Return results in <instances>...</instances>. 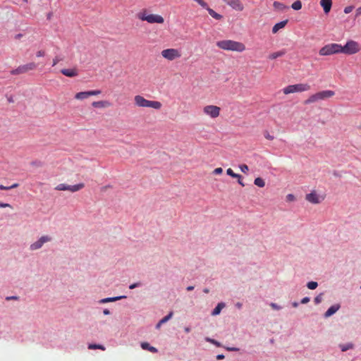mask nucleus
<instances>
[{"instance_id":"nucleus-33","label":"nucleus","mask_w":361,"mask_h":361,"mask_svg":"<svg viewBox=\"0 0 361 361\" xmlns=\"http://www.w3.org/2000/svg\"><path fill=\"white\" fill-rule=\"evenodd\" d=\"M318 283L316 281H309L307 283V287L310 290H314L317 288Z\"/></svg>"},{"instance_id":"nucleus-56","label":"nucleus","mask_w":361,"mask_h":361,"mask_svg":"<svg viewBox=\"0 0 361 361\" xmlns=\"http://www.w3.org/2000/svg\"><path fill=\"white\" fill-rule=\"evenodd\" d=\"M361 14V7L358 8L357 10H356V16H359Z\"/></svg>"},{"instance_id":"nucleus-22","label":"nucleus","mask_w":361,"mask_h":361,"mask_svg":"<svg viewBox=\"0 0 361 361\" xmlns=\"http://www.w3.org/2000/svg\"><path fill=\"white\" fill-rule=\"evenodd\" d=\"M225 307V303L221 302L217 304V305L213 309L211 314L212 316L219 315L221 311V310Z\"/></svg>"},{"instance_id":"nucleus-57","label":"nucleus","mask_w":361,"mask_h":361,"mask_svg":"<svg viewBox=\"0 0 361 361\" xmlns=\"http://www.w3.org/2000/svg\"><path fill=\"white\" fill-rule=\"evenodd\" d=\"M193 289H194V286H188V287L186 288V290H187L188 291H191V290H192Z\"/></svg>"},{"instance_id":"nucleus-26","label":"nucleus","mask_w":361,"mask_h":361,"mask_svg":"<svg viewBox=\"0 0 361 361\" xmlns=\"http://www.w3.org/2000/svg\"><path fill=\"white\" fill-rule=\"evenodd\" d=\"M92 105L94 108H104V107L108 106L109 105V102H107V101L93 102Z\"/></svg>"},{"instance_id":"nucleus-38","label":"nucleus","mask_w":361,"mask_h":361,"mask_svg":"<svg viewBox=\"0 0 361 361\" xmlns=\"http://www.w3.org/2000/svg\"><path fill=\"white\" fill-rule=\"evenodd\" d=\"M239 168L243 173H246L249 170V168L246 164H241L239 166Z\"/></svg>"},{"instance_id":"nucleus-59","label":"nucleus","mask_w":361,"mask_h":361,"mask_svg":"<svg viewBox=\"0 0 361 361\" xmlns=\"http://www.w3.org/2000/svg\"><path fill=\"white\" fill-rule=\"evenodd\" d=\"M334 176H336V177H340V174L338 171H334V173H333Z\"/></svg>"},{"instance_id":"nucleus-29","label":"nucleus","mask_w":361,"mask_h":361,"mask_svg":"<svg viewBox=\"0 0 361 361\" xmlns=\"http://www.w3.org/2000/svg\"><path fill=\"white\" fill-rule=\"evenodd\" d=\"M74 97L76 99L82 100V99H87L89 97H88L87 92L86 91V92H78L77 94H75Z\"/></svg>"},{"instance_id":"nucleus-13","label":"nucleus","mask_w":361,"mask_h":361,"mask_svg":"<svg viewBox=\"0 0 361 361\" xmlns=\"http://www.w3.org/2000/svg\"><path fill=\"white\" fill-rule=\"evenodd\" d=\"M224 3L231 6L233 9L242 11L244 8L240 0H223Z\"/></svg>"},{"instance_id":"nucleus-23","label":"nucleus","mask_w":361,"mask_h":361,"mask_svg":"<svg viewBox=\"0 0 361 361\" xmlns=\"http://www.w3.org/2000/svg\"><path fill=\"white\" fill-rule=\"evenodd\" d=\"M286 49H281L279 51H276V52H274V53L269 54L268 58L271 60H274L279 57H281V56H284L286 54Z\"/></svg>"},{"instance_id":"nucleus-18","label":"nucleus","mask_w":361,"mask_h":361,"mask_svg":"<svg viewBox=\"0 0 361 361\" xmlns=\"http://www.w3.org/2000/svg\"><path fill=\"white\" fill-rule=\"evenodd\" d=\"M126 298L127 297L126 295L109 297V298H105L101 299L99 301V302L102 304V303H106V302H115V301H117V300H121V299H124V298Z\"/></svg>"},{"instance_id":"nucleus-27","label":"nucleus","mask_w":361,"mask_h":361,"mask_svg":"<svg viewBox=\"0 0 361 361\" xmlns=\"http://www.w3.org/2000/svg\"><path fill=\"white\" fill-rule=\"evenodd\" d=\"M339 348L342 352H345L348 350L354 348V344L353 343H347L344 344H340Z\"/></svg>"},{"instance_id":"nucleus-16","label":"nucleus","mask_w":361,"mask_h":361,"mask_svg":"<svg viewBox=\"0 0 361 361\" xmlns=\"http://www.w3.org/2000/svg\"><path fill=\"white\" fill-rule=\"evenodd\" d=\"M341 307L339 304H335L331 305L324 313V317L328 318L334 314Z\"/></svg>"},{"instance_id":"nucleus-19","label":"nucleus","mask_w":361,"mask_h":361,"mask_svg":"<svg viewBox=\"0 0 361 361\" xmlns=\"http://www.w3.org/2000/svg\"><path fill=\"white\" fill-rule=\"evenodd\" d=\"M273 6L274 10L280 12H283L289 8L288 6H286L283 3L276 1L273 3Z\"/></svg>"},{"instance_id":"nucleus-12","label":"nucleus","mask_w":361,"mask_h":361,"mask_svg":"<svg viewBox=\"0 0 361 361\" xmlns=\"http://www.w3.org/2000/svg\"><path fill=\"white\" fill-rule=\"evenodd\" d=\"M203 111L211 118H215L219 116L220 108L214 105H208L204 107Z\"/></svg>"},{"instance_id":"nucleus-61","label":"nucleus","mask_w":361,"mask_h":361,"mask_svg":"<svg viewBox=\"0 0 361 361\" xmlns=\"http://www.w3.org/2000/svg\"><path fill=\"white\" fill-rule=\"evenodd\" d=\"M299 303L298 302H293L292 303L293 307H297L298 306Z\"/></svg>"},{"instance_id":"nucleus-63","label":"nucleus","mask_w":361,"mask_h":361,"mask_svg":"<svg viewBox=\"0 0 361 361\" xmlns=\"http://www.w3.org/2000/svg\"><path fill=\"white\" fill-rule=\"evenodd\" d=\"M8 102L9 103H13V97H10L8 98Z\"/></svg>"},{"instance_id":"nucleus-20","label":"nucleus","mask_w":361,"mask_h":361,"mask_svg":"<svg viewBox=\"0 0 361 361\" xmlns=\"http://www.w3.org/2000/svg\"><path fill=\"white\" fill-rule=\"evenodd\" d=\"M203 8L206 9L209 14L214 18L216 20H221L223 18V16L221 14L217 13L216 11H214L213 9L209 8L208 6V4H207V7H202Z\"/></svg>"},{"instance_id":"nucleus-2","label":"nucleus","mask_w":361,"mask_h":361,"mask_svg":"<svg viewBox=\"0 0 361 361\" xmlns=\"http://www.w3.org/2000/svg\"><path fill=\"white\" fill-rule=\"evenodd\" d=\"M135 104L139 107H149L159 110L161 107V102L158 101L147 100L141 95L134 97Z\"/></svg>"},{"instance_id":"nucleus-40","label":"nucleus","mask_w":361,"mask_h":361,"mask_svg":"<svg viewBox=\"0 0 361 361\" xmlns=\"http://www.w3.org/2000/svg\"><path fill=\"white\" fill-rule=\"evenodd\" d=\"M20 298L18 295H11L6 297V300H19Z\"/></svg>"},{"instance_id":"nucleus-48","label":"nucleus","mask_w":361,"mask_h":361,"mask_svg":"<svg viewBox=\"0 0 361 361\" xmlns=\"http://www.w3.org/2000/svg\"><path fill=\"white\" fill-rule=\"evenodd\" d=\"M310 300V298L309 297H305V298H303L301 300L300 302H301L302 304H306V303H307Z\"/></svg>"},{"instance_id":"nucleus-6","label":"nucleus","mask_w":361,"mask_h":361,"mask_svg":"<svg viewBox=\"0 0 361 361\" xmlns=\"http://www.w3.org/2000/svg\"><path fill=\"white\" fill-rule=\"evenodd\" d=\"M359 44L354 40H348L344 46L341 45V53L351 55L359 52Z\"/></svg>"},{"instance_id":"nucleus-24","label":"nucleus","mask_w":361,"mask_h":361,"mask_svg":"<svg viewBox=\"0 0 361 361\" xmlns=\"http://www.w3.org/2000/svg\"><path fill=\"white\" fill-rule=\"evenodd\" d=\"M141 348L143 350H149L154 353H156L158 352V350L155 347L150 345V344L147 342L141 343Z\"/></svg>"},{"instance_id":"nucleus-55","label":"nucleus","mask_w":361,"mask_h":361,"mask_svg":"<svg viewBox=\"0 0 361 361\" xmlns=\"http://www.w3.org/2000/svg\"><path fill=\"white\" fill-rule=\"evenodd\" d=\"M18 183H13V185H11L10 186V189H13V188H18Z\"/></svg>"},{"instance_id":"nucleus-49","label":"nucleus","mask_w":361,"mask_h":361,"mask_svg":"<svg viewBox=\"0 0 361 361\" xmlns=\"http://www.w3.org/2000/svg\"><path fill=\"white\" fill-rule=\"evenodd\" d=\"M226 349L228 351H238L239 348L235 347H227Z\"/></svg>"},{"instance_id":"nucleus-28","label":"nucleus","mask_w":361,"mask_h":361,"mask_svg":"<svg viewBox=\"0 0 361 361\" xmlns=\"http://www.w3.org/2000/svg\"><path fill=\"white\" fill-rule=\"evenodd\" d=\"M88 349H90V350L99 349L102 350H105L106 348L104 345H103L102 344L90 343V344H88Z\"/></svg>"},{"instance_id":"nucleus-52","label":"nucleus","mask_w":361,"mask_h":361,"mask_svg":"<svg viewBox=\"0 0 361 361\" xmlns=\"http://www.w3.org/2000/svg\"><path fill=\"white\" fill-rule=\"evenodd\" d=\"M224 358V355L223 354H219L216 355V359L217 360H222Z\"/></svg>"},{"instance_id":"nucleus-30","label":"nucleus","mask_w":361,"mask_h":361,"mask_svg":"<svg viewBox=\"0 0 361 361\" xmlns=\"http://www.w3.org/2000/svg\"><path fill=\"white\" fill-rule=\"evenodd\" d=\"M254 184L259 188H263L265 185V182L262 178H256L254 180Z\"/></svg>"},{"instance_id":"nucleus-7","label":"nucleus","mask_w":361,"mask_h":361,"mask_svg":"<svg viewBox=\"0 0 361 361\" xmlns=\"http://www.w3.org/2000/svg\"><path fill=\"white\" fill-rule=\"evenodd\" d=\"M139 18L149 23H163L164 21L161 16L156 14L140 13Z\"/></svg>"},{"instance_id":"nucleus-43","label":"nucleus","mask_w":361,"mask_h":361,"mask_svg":"<svg viewBox=\"0 0 361 361\" xmlns=\"http://www.w3.org/2000/svg\"><path fill=\"white\" fill-rule=\"evenodd\" d=\"M286 200H287V201H288V202H293V201H295V197L294 195H293V194H288V195H287V196H286Z\"/></svg>"},{"instance_id":"nucleus-53","label":"nucleus","mask_w":361,"mask_h":361,"mask_svg":"<svg viewBox=\"0 0 361 361\" xmlns=\"http://www.w3.org/2000/svg\"><path fill=\"white\" fill-rule=\"evenodd\" d=\"M103 314L104 315H109V314H110V311L108 309H104L103 310Z\"/></svg>"},{"instance_id":"nucleus-32","label":"nucleus","mask_w":361,"mask_h":361,"mask_svg":"<svg viewBox=\"0 0 361 361\" xmlns=\"http://www.w3.org/2000/svg\"><path fill=\"white\" fill-rule=\"evenodd\" d=\"M291 8L293 10H295V11H298V10L301 9V8H302V3H301V1L300 0L295 1V2H293L292 4Z\"/></svg>"},{"instance_id":"nucleus-46","label":"nucleus","mask_w":361,"mask_h":361,"mask_svg":"<svg viewBox=\"0 0 361 361\" xmlns=\"http://www.w3.org/2000/svg\"><path fill=\"white\" fill-rule=\"evenodd\" d=\"M44 55H45V53H44V51H42V50L38 51L36 53V56H37V57H43V56H44Z\"/></svg>"},{"instance_id":"nucleus-54","label":"nucleus","mask_w":361,"mask_h":361,"mask_svg":"<svg viewBox=\"0 0 361 361\" xmlns=\"http://www.w3.org/2000/svg\"><path fill=\"white\" fill-rule=\"evenodd\" d=\"M238 183L241 185V186H245V183L242 181L241 178H238Z\"/></svg>"},{"instance_id":"nucleus-31","label":"nucleus","mask_w":361,"mask_h":361,"mask_svg":"<svg viewBox=\"0 0 361 361\" xmlns=\"http://www.w3.org/2000/svg\"><path fill=\"white\" fill-rule=\"evenodd\" d=\"M226 174L233 178H242L241 175L234 173L233 171L230 168L226 170Z\"/></svg>"},{"instance_id":"nucleus-36","label":"nucleus","mask_w":361,"mask_h":361,"mask_svg":"<svg viewBox=\"0 0 361 361\" xmlns=\"http://www.w3.org/2000/svg\"><path fill=\"white\" fill-rule=\"evenodd\" d=\"M323 293H321L314 298V302L316 305H319L322 300Z\"/></svg>"},{"instance_id":"nucleus-35","label":"nucleus","mask_w":361,"mask_h":361,"mask_svg":"<svg viewBox=\"0 0 361 361\" xmlns=\"http://www.w3.org/2000/svg\"><path fill=\"white\" fill-rule=\"evenodd\" d=\"M87 92L88 94V97L96 96V95L100 94L102 92V91L100 90H94L87 91Z\"/></svg>"},{"instance_id":"nucleus-3","label":"nucleus","mask_w":361,"mask_h":361,"mask_svg":"<svg viewBox=\"0 0 361 361\" xmlns=\"http://www.w3.org/2000/svg\"><path fill=\"white\" fill-rule=\"evenodd\" d=\"M335 94V92L333 90H323L318 92L312 95H311L307 99H306L304 103L305 104H309L311 103L316 102L319 100H324L327 98H330Z\"/></svg>"},{"instance_id":"nucleus-58","label":"nucleus","mask_w":361,"mask_h":361,"mask_svg":"<svg viewBox=\"0 0 361 361\" xmlns=\"http://www.w3.org/2000/svg\"><path fill=\"white\" fill-rule=\"evenodd\" d=\"M23 37V34L21 33H19V34H17L16 36H15V38L18 39L20 38H21Z\"/></svg>"},{"instance_id":"nucleus-21","label":"nucleus","mask_w":361,"mask_h":361,"mask_svg":"<svg viewBox=\"0 0 361 361\" xmlns=\"http://www.w3.org/2000/svg\"><path fill=\"white\" fill-rule=\"evenodd\" d=\"M288 22V20L286 19L276 23L272 27V32L276 33L280 29L284 27Z\"/></svg>"},{"instance_id":"nucleus-1","label":"nucleus","mask_w":361,"mask_h":361,"mask_svg":"<svg viewBox=\"0 0 361 361\" xmlns=\"http://www.w3.org/2000/svg\"><path fill=\"white\" fill-rule=\"evenodd\" d=\"M216 46L221 49L227 51L243 52L245 50V46L244 44L231 39L218 41L216 42Z\"/></svg>"},{"instance_id":"nucleus-25","label":"nucleus","mask_w":361,"mask_h":361,"mask_svg":"<svg viewBox=\"0 0 361 361\" xmlns=\"http://www.w3.org/2000/svg\"><path fill=\"white\" fill-rule=\"evenodd\" d=\"M173 311H171L166 316H165L164 317H163L156 325V329H159L160 328V326L166 323V322H168L173 316Z\"/></svg>"},{"instance_id":"nucleus-45","label":"nucleus","mask_w":361,"mask_h":361,"mask_svg":"<svg viewBox=\"0 0 361 361\" xmlns=\"http://www.w3.org/2000/svg\"><path fill=\"white\" fill-rule=\"evenodd\" d=\"M222 172H223V169L221 168H216L213 171V173L216 175L221 174V173H222Z\"/></svg>"},{"instance_id":"nucleus-50","label":"nucleus","mask_w":361,"mask_h":361,"mask_svg":"<svg viewBox=\"0 0 361 361\" xmlns=\"http://www.w3.org/2000/svg\"><path fill=\"white\" fill-rule=\"evenodd\" d=\"M32 165L33 166H42V163L41 161H34L31 163Z\"/></svg>"},{"instance_id":"nucleus-8","label":"nucleus","mask_w":361,"mask_h":361,"mask_svg":"<svg viewBox=\"0 0 361 361\" xmlns=\"http://www.w3.org/2000/svg\"><path fill=\"white\" fill-rule=\"evenodd\" d=\"M37 64L34 62H30L27 64L19 66L17 68L13 69L11 71L12 75H18L27 73L30 71H32L37 68Z\"/></svg>"},{"instance_id":"nucleus-64","label":"nucleus","mask_w":361,"mask_h":361,"mask_svg":"<svg viewBox=\"0 0 361 361\" xmlns=\"http://www.w3.org/2000/svg\"><path fill=\"white\" fill-rule=\"evenodd\" d=\"M235 305L239 309L241 308L242 307V304L240 302H237Z\"/></svg>"},{"instance_id":"nucleus-60","label":"nucleus","mask_w":361,"mask_h":361,"mask_svg":"<svg viewBox=\"0 0 361 361\" xmlns=\"http://www.w3.org/2000/svg\"><path fill=\"white\" fill-rule=\"evenodd\" d=\"M184 330L186 333H189L190 331V328L189 326H186Z\"/></svg>"},{"instance_id":"nucleus-37","label":"nucleus","mask_w":361,"mask_h":361,"mask_svg":"<svg viewBox=\"0 0 361 361\" xmlns=\"http://www.w3.org/2000/svg\"><path fill=\"white\" fill-rule=\"evenodd\" d=\"M142 286V283L140 281L133 283L129 286L130 289H134L137 287H140Z\"/></svg>"},{"instance_id":"nucleus-9","label":"nucleus","mask_w":361,"mask_h":361,"mask_svg":"<svg viewBox=\"0 0 361 361\" xmlns=\"http://www.w3.org/2000/svg\"><path fill=\"white\" fill-rule=\"evenodd\" d=\"M85 187L83 183H80L75 185H70L66 183H60L55 188L56 190H69L72 192L79 191Z\"/></svg>"},{"instance_id":"nucleus-15","label":"nucleus","mask_w":361,"mask_h":361,"mask_svg":"<svg viewBox=\"0 0 361 361\" xmlns=\"http://www.w3.org/2000/svg\"><path fill=\"white\" fill-rule=\"evenodd\" d=\"M61 73L69 78H73L78 75V71L76 68H63L61 70Z\"/></svg>"},{"instance_id":"nucleus-47","label":"nucleus","mask_w":361,"mask_h":361,"mask_svg":"<svg viewBox=\"0 0 361 361\" xmlns=\"http://www.w3.org/2000/svg\"><path fill=\"white\" fill-rule=\"evenodd\" d=\"M4 207H12L11 205L8 203H4L0 202V208Z\"/></svg>"},{"instance_id":"nucleus-5","label":"nucleus","mask_w":361,"mask_h":361,"mask_svg":"<svg viewBox=\"0 0 361 361\" xmlns=\"http://www.w3.org/2000/svg\"><path fill=\"white\" fill-rule=\"evenodd\" d=\"M310 90V85L307 83H300L295 85H290L283 89V92L285 94H288L294 92H302Z\"/></svg>"},{"instance_id":"nucleus-51","label":"nucleus","mask_w":361,"mask_h":361,"mask_svg":"<svg viewBox=\"0 0 361 361\" xmlns=\"http://www.w3.org/2000/svg\"><path fill=\"white\" fill-rule=\"evenodd\" d=\"M0 190H10V186H4V185H0Z\"/></svg>"},{"instance_id":"nucleus-42","label":"nucleus","mask_w":361,"mask_h":361,"mask_svg":"<svg viewBox=\"0 0 361 361\" xmlns=\"http://www.w3.org/2000/svg\"><path fill=\"white\" fill-rule=\"evenodd\" d=\"M354 8V6H346L345 8H344V13H350Z\"/></svg>"},{"instance_id":"nucleus-17","label":"nucleus","mask_w":361,"mask_h":361,"mask_svg":"<svg viewBox=\"0 0 361 361\" xmlns=\"http://www.w3.org/2000/svg\"><path fill=\"white\" fill-rule=\"evenodd\" d=\"M320 5L323 8L325 14H328L331 8L332 0H321Z\"/></svg>"},{"instance_id":"nucleus-4","label":"nucleus","mask_w":361,"mask_h":361,"mask_svg":"<svg viewBox=\"0 0 361 361\" xmlns=\"http://www.w3.org/2000/svg\"><path fill=\"white\" fill-rule=\"evenodd\" d=\"M338 53H341V44L336 43L328 44L322 47L319 51L320 56H329Z\"/></svg>"},{"instance_id":"nucleus-11","label":"nucleus","mask_w":361,"mask_h":361,"mask_svg":"<svg viewBox=\"0 0 361 361\" xmlns=\"http://www.w3.org/2000/svg\"><path fill=\"white\" fill-rule=\"evenodd\" d=\"M51 240V238L50 236L43 235V236L40 237L37 241L32 243L30 245V249L31 250H36L40 249L45 243L49 242Z\"/></svg>"},{"instance_id":"nucleus-34","label":"nucleus","mask_w":361,"mask_h":361,"mask_svg":"<svg viewBox=\"0 0 361 361\" xmlns=\"http://www.w3.org/2000/svg\"><path fill=\"white\" fill-rule=\"evenodd\" d=\"M205 341L210 343H212L214 345H215L217 347H220L221 346L220 342L213 339V338H209V337H207L205 338Z\"/></svg>"},{"instance_id":"nucleus-41","label":"nucleus","mask_w":361,"mask_h":361,"mask_svg":"<svg viewBox=\"0 0 361 361\" xmlns=\"http://www.w3.org/2000/svg\"><path fill=\"white\" fill-rule=\"evenodd\" d=\"M270 306L274 309V310H280L282 307L277 305L276 303H274V302H271L270 303Z\"/></svg>"},{"instance_id":"nucleus-14","label":"nucleus","mask_w":361,"mask_h":361,"mask_svg":"<svg viewBox=\"0 0 361 361\" xmlns=\"http://www.w3.org/2000/svg\"><path fill=\"white\" fill-rule=\"evenodd\" d=\"M305 200L309 202L314 204H319L321 202L318 195L315 191H312L311 192L307 194L305 196Z\"/></svg>"},{"instance_id":"nucleus-44","label":"nucleus","mask_w":361,"mask_h":361,"mask_svg":"<svg viewBox=\"0 0 361 361\" xmlns=\"http://www.w3.org/2000/svg\"><path fill=\"white\" fill-rule=\"evenodd\" d=\"M264 137L269 140H273L274 139V137L273 135H271L268 132H266L264 133Z\"/></svg>"},{"instance_id":"nucleus-62","label":"nucleus","mask_w":361,"mask_h":361,"mask_svg":"<svg viewBox=\"0 0 361 361\" xmlns=\"http://www.w3.org/2000/svg\"><path fill=\"white\" fill-rule=\"evenodd\" d=\"M51 16H52V13H49L47 16V18L48 20H50L51 18Z\"/></svg>"},{"instance_id":"nucleus-10","label":"nucleus","mask_w":361,"mask_h":361,"mask_svg":"<svg viewBox=\"0 0 361 361\" xmlns=\"http://www.w3.org/2000/svg\"><path fill=\"white\" fill-rule=\"evenodd\" d=\"M161 56L169 60L173 61L176 59H178L181 56V54L179 50L176 49H166L161 51Z\"/></svg>"},{"instance_id":"nucleus-39","label":"nucleus","mask_w":361,"mask_h":361,"mask_svg":"<svg viewBox=\"0 0 361 361\" xmlns=\"http://www.w3.org/2000/svg\"><path fill=\"white\" fill-rule=\"evenodd\" d=\"M62 59L58 56H55L53 59L52 66H55Z\"/></svg>"}]
</instances>
